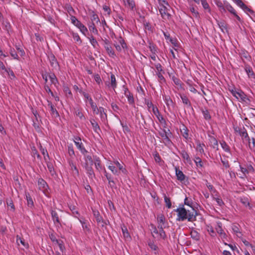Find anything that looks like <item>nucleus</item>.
Masks as SVG:
<instances>
[{"label": "nucleus", "instance_id": "34", "mask_svg": "<svg viewBox=\"0 0 255 255\" xmlns=\"http://www.w3.org/2000/svg\"><path fill=\"white\" fill-rule=\"evenodd\" d=\"M49 78L51 81V83L56 86V84L58 83V80L55 74H52L49 75Z\"/></svg>", "mask_w": 255, "mask_h": 255}, {"label": "nucleus", "instance_id": "24", "mask_svg": "<svg viewBox=\"0 0 255 255\" xmlns=\"http://www.w3.org/2000/svg\"><path fill=\"white\" fill-rule=\"evenodd\" d=\"M252 142L250 140L248 141V142L249 143L250 148L254 151H255V133H253V136L252 137Z\"/></svg>", "mask_w": 255, "mask_h": 255}, {"label": "nucleus", "instance_id": "60", "mask_svg": "<svg viewBox=\"0 0 255 255\" xmlns=\"http://www.w3.org/2000/svg\"><path fill=\"white\" fill-rule=\"evenodd\" d=\"M64 91L67 96H71L72 93H71V91L68 88V87H65L64 88Z\"/></svg>", "mask_w": 255, "mask_h": 255}, {"label": "nucleus", "instance_id": "59", "mask_svg": "<svg viewBox=\"0 0 255 255\" xmlns=\"http://www.w3.org/2000/svg\"><path fill=\"white\" fill-rule=\"evenodd\" d=\"M127 4H128V6L132 9L134 6V2L132 0H127Z\"/></svg>", "mask_w": 255, "mask_h": 255}, {"label": "nucleus", "instance_id": "52", "mask_svg": "<svg viewBox=\"0 0 255 255\" xmlns=\"http://www.w3.org/2000/svg\"><path fill=\"white\" fill-rule=\"evenodd\" d=\"M72 35H73V37L75 41H76L77 42H79L80 43L82 42L80 37L77 33H73Z\"/></svg>", "mask_w": 255, "mask_h": 255}, {"label": "nucleus", "instance_id": "11", "mask_svg": "<svg viewBox=\"0 0 255 255\" xmlns=\"http://www.w3.org/2000/svg\"><path fill=\"white\" fill-rule=\"evenodd\" d=\"M147 108L149 111H152L153 114L158 117V115L159 114V111L157 107H155L152 103L148 102L147 103Z\"/></svg>", "mask_w": 255, "mask_h": 255}, {"label": "nucleus", "instance_id": "46", "mask_svg": "<svg viewBox=\"0 0 255 255\" xmlns=\"http://www.w3.org/2000/svg\"><path fill=\"white\" fill-rule=\"evenodd\" d=\"M204 144H201L200 143H199L197 144L196 149L199 152L201 153H203L204 152V149H203V146H204Z\"/></svg>", "mask_w": 255, "mask_h": 255}, {"label": "nucleus", "instance_id": "64", "mask_svg": "<svg viewBox=\"0 0 255 255\" xmlns=\"http://www.w3.org/2000/svg\"><path fill=\"white\" fill-rule=\"evenodd\" d=\"M201 3L205 9H208L209 8V4L205 0H201Z\"/></svg>", "mask_w": 255, "mask_h": 255}, {"label": "nucleus", "instance_id": "13", "mask_svg": "<svg viewBox=\"0 0 255 255\" xmlns=\"http://www.w3.org/2000/svg\"><path fill=\"white\" fill-rule=\"evenodd\" d=\"M119 42L121 44V46L117 43L114 44L116 49L118 51H121L122 49H125L127 47L126 44L125 43L124 39L122 37H120Z\"/></svg>", "mask_w": 255, "mask_h": 255}, {"label": "nucleus", "instance_id": "3", "mask_svg": "<svg viewBox=\"0 0 255 255\" xmlns=\"http://www.w3.org/2000/svg\"><path fill=\"white\" fill-rule=\"evenodd\" d=\"M166 4L159 5V11L162 17L165 19H169L170 17V9L166 6Z\"/></svg>", "mask_w": 255, "mask_h": 255}, {"label": "nucleus", "instance_id": "29", "mask_svg": "<svg viewBox=\"0 0 255 255\" xmlns=\"http://www.w3.org/2000/svg\"><path fill=\"white\" fill-rule=\"evenodd\" d=\"M216 231L218 234H220L221 238H225L226 237V234L224 232L223 229H222L221 226L218 225L217 227L216 228Z\"/></svg>", "mask_w": 255, "mask_h": 255}, {"label": "nucleus", "instance_id": "48", "mask_svg": "<svg viewBox=\"0 0 255 255\" xmlns=\"http://www.w3.org/2000/svg\"><path fill=\"white\" fill-rule=\"evenodd\" d=\"M89 40L91 44L94 47H96V45H98V42L97 40L94 38L93 36H91L89 38Z\"/></svg>", "mask_w": 255, "mask_h": 255}, {"label": "nucleus", "instance_id": "61", "mask_svg": "<svg viewBox=\"0 0 255 255\" xmlns=\"http://www.w3.org/2000/svg\"><path fill=\"white\" fill-rule=\"evenodd\" d=\"M149 48L150 50V51L152 52V53H156V49L155 48L154 45L150 43Z\"/></svg>", "mask_w": 255, "mask_h": 255}, {"label": "nucleus", "instance_id": "4", "mask_svg": "<svg viewBox=\"0 0 255 255\" xmlns=\"http://www.w3.org/2000/svg\"><path fill=\"white\" fill-rule=\"evenodd\" d=\"M231 92L233 95L238 100H240L246 103H247V101H249L247 95L241 90L237 91L236 89H232L231 90Z\"/></svg>", "mask_w": 255, "mask_h": 255}, {"label": "nucleus", "instance_id": "63", "mask_svg": "<svg viewBox=\"0 0 255 255\" xmlns=\"http://www.w3.org/2000/svg\"><path fill=\"white\" fill-rule=\"evenodd\" d=\"M49 237L51 240L54 243V244L56 243H58V240H57L54 235L51 234V235H49Z\"/></svg>", "mask_w": 255, "mask_h": 255}, {"label": "nucleus", "instance_id": "47", "mask_svg": "<svg viewBox=\"0 0 255 255\" xmlns=\"http://www.w3.org/2000/svg\"><path fill=\"white\" fill-rule=\"evenodd\" d=\"M164 201L166 203V206L168 207V208H170L171 207V203L170 202V199L166 195H164Z\"/></svg>", "mask_w": 255, "mask_h": 255}, {"label": "nucleus", "instance_id": "30", "mask_svg": "<svg viewBox=\"0 0 255 255\" xmlns=\"http://www.w3.org/2000/svg\"><path fill=\"white\" fill-rule=\"evenodd\" d=\"M181 154L182 158L186 160L187 162H191V160H190L189 155H188V154L187 153V152L186 151H185V150L182 151V152H181Z\"/></svg>", "mask_w": 255, "mask_h": 255}, {"label": "nucleus", "instance_id": "8", "mask_svg": "<svg viewBox=\"0 0 255 255\" xmlns=\"http://www.w3.org/2000/svg\"><path fill=\"white\" fill-rule=\"evenodd\" d=\"M94 216L96 219V221L99 225L104 227L105 223L104 222L102 217L100 216L99 212L97 211H93Z\"/></svg>", "mask_w": 255, "mask_h": 255}, {"label": "nucleus", "instance_id": "15", "mask_svg": "<svg viewBox=\"0 0 255 255\" xmlns=\"http://www.w3.org/2000/svg\"><path fill=\"white\" fill-rule=\"evenodd\" d=\"M105 48L109 56L111 57H114L115 56L114 50L111 45L107 42H105Z\"/></svg>", "mask_w": 255, "mask_h": 255}, {"label": "nucleus", "instance_id": "1", "mask_svg": "<svg viewBox=\"0 0 255 255\" xmlns=\"http://www.w3.org/2000/svg\"><path fill=\"white\" fill-rule=\"evenodd\" d=\"M176 212L178 213L177 221H183L188 219L189 221L192 222L196 220L197 213L191 206H189L187 209L184 207H179L176 209Z\"/></svg>", "mask_w": 255, "mask_h": 255}, {"label": "nucleus", "instance_id": "7", "mask_svg": "<svg viewBox=\"0 0 255 255\" xmlns=\"http://www.w3.org/2000/svg\"><path fill=\"white\" fill-rule=\"evenodd\" d=\"M48 58L51 67L54 69H57L59 65L54 55L52 54H50L48 55Z\"/></svg>", "mask_w": 255, "mask_h": 255}, {"label": "nucleus", "instance_id": "37", "mask_svg": "<svg viewBox=\"0 0 255 255\" xmlns=\"http://www.w3.org/2000/svg\"><path fill=\"white\" fill-rule=\"evenodd\" d=\"M111 87H112L113 89H115L116 87V78L114 75L112 74L111 76Z\"/></svg>", "mask_w": 255, "mask_h": 255}, {"label": "nucleus", "instance_id": "17", "mask_svg": "<svg viewBox=\"0 0 255 255\" xmlns=\"http://www.w3.org/2000/svg\"><path fill=\"white\" fill-rule=\"evenodd\" d=\"M69 165L72 171V173L74 176H78L79 175L78 170L76 165L72 161H69Z\"/></svg>", "mask_w": 255, "mask_h": 255}, {"label": "nucleus", "instance_id": "21", "mask_svg": "<svg viewBox=\"0 0 255 255\" xmlns=\"http://www.w3.org/2000/svg\"><path fill=\"white\" fill-rule=\"evenodd\" d=\"M228 10L232 14H235L236 12L235 9L233 7V6L227 1L225 3V12Z\"/></svg>", "mask_w": 255, "mask_h": 255}, {"label": "nucleus", "instance_id": "33", "mask_svg": "<svg viewBox=\"0 0 255 255\" xmlns=\"http://www.w3.org/2000/svg\"><path fill=\"white\" fill-rule=\"evenodd\" d=\"M51 216L54 223L57 222L59 223V218L57 213L55 211L53 210L51 211Z\"/></svg>", "mask_w": 255, "mask_h": 255}, {"label": "nucleus", "instance_id": "45", "mask_svg": "<svg viewBox=\"0 0 255 255\" xmlns=\"http://www.w3.org/2000/svg\"><path fill=\"white\" fill-rule=\"evenodd\" d=\"M55 245H57L58 247L61 252H62L64 251L65 248L62 241H58V243H56Z\"/></svg>", "mask_w": 255, "mask_h": 255}, {"label": "nucleus", "instance_id": "5", "mask_svg": "<svg viewBox=\"0 0 255 255\" xmlns=\"http://www.w3.org/2000/svg\"><path fill=\"white\" fill-rule=\"evenodd\" d=\"M93 163L92 157L90 155H87L85 157V168L88 174L92 176L94 175V172L92 169V165Z\"/></svg>", "mask_w": 255, "mask_h": 255}, {"label": "nucleus", "instance_id": "39", "mask_svg": "<svg viewBox=\"0 0 255 255\" xmlns=\"http://www.w3.org/2000/svg\"><path fill=\"white\" fill-rule=\"evenodd\" d=\"M91 123L92 125L93 128L95 130V131L98 132V130H100V127L98 124V123L95 122L94 120L91 121Z\"/></svg>", "mask_w": 255, "mask_h": 255}, {"label": "nucleus", "instance_id": "26", "mask_svg": "<svg viewBox=\"0 0 255 255\" xmlns=\"http://www.w3.org/2000/svg\"><path fill=\"white\" fill-rule=\"evenodd\" d=\"M190 235L191 238L196 241H198L200 239V235L195 230H192Z\"/></svg>", "mask_w": 255, "mask_h": 255}, {"label": "nucleus", "instance_id": "57", "mask_svg": "<svg viewBox=\"0 0 255 255\" xmlns=\"http://www.w3.org/2000/svg\"><path fill=\"white\" fill-rule=\"evenodd\" d=\"M157 75L158 77V79H159V80L160 81V82L162 83V82H164L165 81V79L164 78V77L163 76L162 73H161V72H158L157 73Z\"/></svg>", "mask_w": 255, "mask_h": 255}, {"label": "nucleus", "instance_id": "62", "mask_svg": "<svg viewBox=\"0 0 255 255\" xmlns=\"http://www.w3.org/2000/svg\"><path fill=\"white\" fill-rule=\"evenodd\" d=\"M148 246H149L151 250H153L154 251H156L157 249V247L153 243L149 242L148 243Z\"/></svg>", "mask_w": 255, "mask_h": 255}, {"label": "nucleus", "instance_id": "41", "mask_svg": "<svg viewBox=\"0 0 255 255\" xmlns=\"http://www.w3.org/2000/svg\"><path fill=\"white\" fill-rule=\"evenodd\" d=\"M91 20L92 22V24H95V23H98L100 21L99 18L98 16V15L95 14L93 13L91 16Z\"/></svg>", "mask_w": 255, "mask_h": 255}, {"label": "nucleus", "instance_id": "43", "mask_svg": "<svg viewBox=\"0 0 255 255\" xmlns=\"http://www.w3.org/2000/svg\"><path fill=\"white\" fill-rule=\"evenodd\" d=\"M89 28L90 31L92 33L95 34H98V31L96 28L95 24H92L91 25L89 26Z\"/></svg>", "mask_w": 255, "mask_h": 255}, {"label": "nucleus", "instance_id": "51", "mask_svg": "<svg viewBox=\"0 0 255 255\" xmlns=\"http://www.w3.org/2000/svg\"><path fill=\"white\" fill-rule=\"evenodd\" d=\"M95 166L96 167V168L100 170H101L102 169V165H101V162L98 159H96L95 162Z\"/></svg>", "mask_w": 255, "mask_h": 255}, {"label": "nucleus", "instance_id": "50", "mask_svg": "<svg viewBox=\"0 0 255 255\" xmlns=\"http://www.w3.org/2000/svg\"><path fill=\"white\" fill-rule=\"evenodd\" d=\"M221 144L222 148L225 150V151H227V152L229 151V150H230L229 147L225 141L221 142Z\"/></svg>", "mask_w": 255, "mask_h": 255}, {"label": "nucleus", "instance_id": "42", "mask_svg": "<svg viewBox=\"0 0 255 255\" xmlns=\"http://www.w3.org/2000/svg\"><path fill=\"white\" fill-rule=\"evenodd\" d=\"M210 142L212 144V146H213V147L214 148H216L217 149H218V141L214 137H212L211 138Z\"/></svg>", "mask_w": 255, "mask_h": 255}, {"label": "nucleus", "instance_id": "31", "mask_svg": "<svg viewBox=\"0 0 255 255\" xmlns=\"http://www.w3.org/2000/svg\"><path fill=\"white\" fill-rule=\"evenodd\" d=\"M233 1L243 9H248V7L243 3L241 0H233Z\"/></svg>", "mask_w": 255, "mask_h": 255}, {"label": "nucleus", "instance_id": "54", "mask_svg": "<svg viewBox=\"0 0 255 255\" xmlns=\"http://www.w3.org/2000/svg\"><path fill=\"white\" fill-rule=\"evenodd\" d=\"M91 106V108L93 110V111L94 114H98L99 113V108H98L97 105L95 104L94 105H92Z\"/></svg>", "mask_w": 255, "mask_h": 255}, {"label": "nucleus", "instance_id": "20", "mask_svg": "<svg viewBox=\"0 0 255 255\" xmlns=\"http://www.w3.org/2000/svg\"><path fill=\"white\" fill-rule=\"evenodd\" d=\"M48 106L50 109L51 114L54 116L55 117L59 116L58 112L57 111L56 109L54 108L52 103L49 101H48Z\"/></svg>", "mask_w": 255, "mask_h": 255}, {"label": "nucleus", "instance_id": "27", "mask_svg": "<svg viewBox=\"0 0 255 255\" xmlns=\"http://www.w3.org/2000/svg\"><path fill=\"white\" fill-rule=\"evenodd\" d=\"M40 150L42 154L43 155L45 161L46 162H47V160L49 158V155L47 151V150L43 148L41 145L40 146Z\"/></svg>", "mask_w": 255, "mask_h": 255}, {"label": "nucleus", "instance_id": "49", "mask_svg": "<svg viewBox=\"0 0 255 255\" xmlns=\"http://www.w3.org/2000/svg\"><path fill=\"white\" fill-rule=\"evenodd\" d=\"M194 161L197 166L202 167V161L200 157H196L194 159Z\"/></svg>", "mask_w": 255, "mask_h": 255}, {"label": "nucleus", "instance_id": "14", "mask_svg": "<svg viewBox=\"0 0 255 255\" xmlns=\"http://www.w3.org/2000/svg\"><path fill=\"white\" fill-rule=\"evenodd\" d=\"M38 185L39 189L44 191L46 190L48 185L46 182L42 179L39 178L38 180Z\"/></svg>", "mask_w": 255, "mask_h": 255}, {"label": "nucleus", "instance_id": "12", "mask_svg": "<svg viewBox=\"0 0 255 255\" xmlns=\"http://www.w3.org/2000/svg\"><path fill=\"white\" fill-rule=\"evenodd\" d=\"M124 93L125 96L128 98V102L130 104H132L134 103V100L132 95L130 94L128 90L125 88Z\"/></svg>", "mask_w": 255, "mask_h": 255}, {"label": "nucleus", "instance_id": "16", "mask_svg": "<svg viewBox=\"0 0 255 255\" xmlns=\"http://www.w3.org/2000/svg\"><path fill=\"white\" fill-rule=\"evenodd\" d=\"M226 1H224L223 3L220 0H216V4L218 7L219 10L222 12H225V3Z\"/></svg>", "mask_w": 255, "mask_h": 255}, {"label": "nucleus", "instance_id": "40", "mask_svg": "<svg viewBox=\"0 0 255 255\" xmlns=\"http://www.w3.org/2000/svg\"><path fill=\"white\" fill-rule=\"evenodd\" d=\"M105 175H106L107 179L109 181V184L110 186L111 187H114V186L115 185V183L114 181L111 179V177L107 174V173L106 170L105 171Z\"/></svg>", "mask_w": 255, "mask_h": 255}, {"label": "nucleus", "instance_id": "44", "mask_svg": "<svg viewBox=\"0 0 255 255\" xmlns=\"http://www.w3.org/2000/svg\"><path fill=\"white\" fill-rule=\"evenodd\" d=\"M202 113L203 114L204 117L206 120H210L211 118L209 112L207 110H202Z\"/></svg>", "mask_w": 255, "mask_h": 255}, {"label": "nucleus", "instance_id": "53", "mask_svg": "<svg viewBox=\"0 0 255 255\" xmlns=\"http://www.w3.org/2000/svg\"><path fill=\"white\" fill-rule=\"evenodd\" d=\"M71 20L72 23L75 26L77 25V24L80 22L77 19V18L75 16H71Z\"/></svg>", "mask_w": 255, "mask_h": 255}, {"label": "nucleus", "instance_id": "55", "mask_svg": "<svg viewBox=\"0 0 255 255\" xmlns=\"http://www.w3.org/2000/svg\"><path fill=\"white\" fill-rule=\"evenodd\" d=\"M99 113H100V115H101V117L102 118H104V116L105 117H106V113H105V111H104V109L102 107H100L99 108Z\"/></svg>", "mask_w": 255, "mask_h": 255}, {"label": "nucleus", "instance_id": "28", "mask_svg": "<svg viewBox=\"0 0 255 255\" xmlns=\"http://www.w3.org/2000/svg\"><path fill=\"white\" fill-rule=\"evenodd\" d=\"M232 229L234 232L237 234V236L238 237H241L242 236V233L240 232V228L238 225H233L232 226Z\"/></svg>", "mask_w": 255, "mask_h": 255}, {"label": "nucleus", "instance_id": "25", "mask_svg": "<svg viewBox=\"0 0 255 255\" xmlns=\"http://www.w3.org/2000/svg\"><path fill=\"white\" fill-rule=\"evenodd\" d=\"M108 168L115 175H118L120 173V172L119 171L118 169H117V168L114 165H113L112 163H111V164L109 165Z\"/></svg>", "mask_w": 255, "mask_h": 255}, {"label": "nucleus", "instance_id": "6", "mask_svg": "<svg viewBox=\"0 0 255 255\" xmlns=\"http://www.w3.org/2000/svg\"><path fill=\"white\" fill-rule=\"evenodd\" d=\"M159 135L162 138L163 141L165 143H168L170 142L169 136L171 134V132L169 130H167V131L165 129H161L159 132Z\"/></svg>", "mask_w": 255, "mask_h": 255}, {"label": "nucleus", "instance_id": "19", "mask_svg": "<svg viewBox=\"0 0 255 255\" xmlns=\"http://www.w3.org/2000/svg\"><path fill=\"white\" fill-rule=\"evenodd\" d=\"M122 230L123 234V236L125 239L127 240H129L130 239V236L129 235V233L128 232V230L126 226L124 225L122 226Z\"/></svg>", "mask_w": 255, "mask_h": 255}, {"label": "nucleus", "instance_id": "10", "mask_svg": "<svg viewBox=\"0 0 255 255\" xmlns=\"http://www.w3.org/2000/svg\"><path fill=\"white\" fill-rule=\"evenodd\" d=\"M80 141H81V138H75V140H74V142L76 145V146L77 147V148L78 149H79L81 152L85 154V153H86L87 151V150L85 149V148H84L83 146H82V142H80Z\"/></svg>", "mask_w": 255, "mask_h": 255}, {"label": "nucleus", "instance_id": "38", "mask_svg": "<svg viewBox=\"0 0 255 255\" xmlns=\"http://www.w3.org/2000/svg\"><path fill=\"white\" fill-rule=\"evenodd\" d=\"M16 243L18 245H19V244L20 243L23 247L25 248L28 247V244H26L24 241L18 236H17Z\"/></svg>", "mask_w": 255, "mask_h": 255}, {"label": "nucleus", "instance_id": "2", "mask_svg": "<svg viewBox=\"0 0 255 255\" xmlns=\"http://www.w3.org/2000/svg\"><path fill=\"white\" fill-rule=\"evenodd\" d=\"M159 231L156 228V227L153 225H151V233L152 236L154 238L158 239H164L166 237V234L165 232L163 231V229H159Z\"/></svg>", "mask_w": 255, "mask_h": 255}, {"label": "nucleus", "instance_id": "23", "mask_svg": "<svg viewBox=\"0 0 255 255\" xmlns=\"http://www.w3.org/2000/svg\"><path fill=\"white\" fill-rule=\"evenodd\" d=\"M76 26H77L80 30L81 32L83 34L86 35V33L88 31V29L85 25H84L81 22H80Z\"/></svg>", "mask_w": 255, "mask_h": 255}, {"label": "nucleus", "instance_id": "22", "mask_svg": "<svg viewBox=\"0 0 255 255\" xmlns=\"http://www.w3.org/2000/svg\"><path fill=\"white\" fill-rule=\"evenodd\" d=\"M176 175L178 180L183 181L185 179V175L180 170L176 168Z\"/></svg>", "mask_w": 255, "mask_h": 255}, {"label": "nucleus", "instance_id": "18", "mask_svg": "<svg viewBox=\"0 0 255 255\" xmlns=\"http://www.w3.org/2000/svg\"><path fill=\"white\" fill-rule=\"evenodd\" d=\"M240 135L242 136V139L244 141H249L250 138L246 130H240L239 131Z\"/></svg>", "mask_w": 255, "mask_h": 255}, {"label": "nucleus", "instance_id": "58", "mask_svg": "<svg viewBox=\"0 0 255 255\" xmlns=\"http://www.w3.org/2000/svg\"><path fill=\"white\" fill-rule=\"evenodd\" d=\"M154 158L155 161L156 162L159 163L161 161L160 157L159 155L158 154V153H157L156 152L154 154Z\"/></svg>", "mask_w": 255, "mask_h": 255}, {"label": "nucleus", "instance_id": "35", "mask_svg": "<svg viewBox=\"0 0 255 255\" xmlns=\"http://www.w3.org/2000/svg\"><path fill=\"white\" fill-rule=\"evenodd\" d=\"M114 164L116 165L117 168H118L119 171H122L123 172H125L126 169L123 167V166L122 164L119 163L118 161H114Z\"/></svg>", "mask_w": 255, "mask_h": 255}, {"label": "nucleus", "instance_id": "32", "mask_svg": "<svg viewBox=\"0 0 255 255\" xmlns=\"http://www.w3.org/2000/svg\"><path fill=\"white\" fill-rule=\"evenodd\" d=\"M245 70L249 77L252 78V77H254V74L252 70V68H251L249 66H246L245 67Z\"/></svg>", "mask_w": 255, "mask_h": 255}, {"label": "nucleus", "instance_id": "36", "mask_svg": "<svg viewBox=\"0 0 255 255\" xmlns=\"http://www.w3.org/2000/svg\"><path fill=\"white\" fill-rule=\"evenodd\" d=\"M181 99L182 100V102L186 105L188 107H190L191 106L190 102L188 99V98L185 96H181Z\"/></svg>", "mask_w": 255, "mask_h": 255}, {"label": "nucleus", "instance_id": "56", "mask_svg": "<svg viewBox=\"0 0 255 255\" xmlns=\"http://www.w3.org/2000/svg\"><path fill=\"white\" fill-rule=\"evenodd\" d=\"M190 11L192 13V15L196 17H198L199 15L198 12L195 10L194 7L190 8Z\"/></svg>", "mask_w": 255, "mask_h": 255}, {"label": "nucleus", "instance_id": "9", "mask_svg": "<svg viewBox=\"0 0 255 255\" xmlns=\"http://www.w3.org/2000/svg\"><path fill=\"white\" fill-rule=\"evenodd\" d=\"M157 221L158 229H163L165 223V217L163 214H159L157 216Z\"/></svg>", "mask_w": 255, "mask_h": 255}]
</instances>
